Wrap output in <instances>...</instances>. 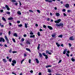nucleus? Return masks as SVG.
<instances>
[{
    "instance_id": "1",
    "label": "nucleus",
    "mask_w": 75,
    "mask_h": 75,
    "mask_svg": "<svg viewBox=\"0 0 75 75\" xmlns=\"http://www.w3.org/2000/svg\"><path fill=\"white\" fill-rule=\"evenodd\" d=\"M56 25L57 27L58 28V27H60V26H61L62 27H63L64 26V24L62 23H60L59 24L56 23Z\"/></svg>"
},
{
    "instance_id": "2",
    "label": "nucleus",
    "mask_w": 75,
    "mask_h": 75,
    "mask_svg": "<svg viewBox=\"0 0 75 75\" xmlns=\"http://www.w3.org/2000/svg\"><path fill=\"white\" fill-rule=\"evenodd\" d=\"M61 20L60 19L57 20V21H54V23H57L58 24L60 22H61Z\"/></svg>"
},
{
    "instance_id": "3",
    "label": "nucleus",
    "mask_w": 75,
    "mask_h": 75,
    "mask_svg": "<svg viewBox=\"0 0 75 75\" xmlns=\"http://www.w3.org/2000/svg\"><path fill=\"white\" fill-rule=\"evenodd\" d=\"M5 7L7 8V10H8V11H9L10 10V8H9V7H8V5H6L5 6Z\"/></svg>"
},
{
    "instance_id": "4",
    "label": "nucleus",
    "mask_w": 75,
    "mask_h": 75,
    "mask_svg": "<svg viewBox=\"0 0 75 75\" xmlns=\"http://www.w3.org/2000/svg\"><path fill=\"white\" fill-rule=\"evenodd\" d=\"M69 5L68 4H67L65 5V7L66 8H68V7H69Z\"/></svg>"
},
{
    "instance_id": "5",
    "label": "nucleus",
    "mask_w": 75,
    "mask_h": 75,
    "mask_svg": "<svg viewBox=\"0 0 75 75\" xmlns=\"http://www.w3.org/2000/svg\"><path fill=\"white\" fill-rule=\"evenodd\" d=\"M69 40H74V38H73V37H71L69 38Z\"/></svg>"
},
{
    "instance_id": "6",
    "label": "nucleus",
    "mask_w": 75,
    "mask_h": 75,
    "mask_svg": "<svg viewBox=\"0 0 75 75\" xmlns=\"http://www.w3.org/2000/svg\"><path fill=\"white\" fill-rule=\"evenodd\" d=\"M13 36L14 37H18V35H17V34L16 33H14L13 34Z\"/></svg>"
},
{
    "instance_id": "7",
    "label": "nucleus",
    "mask_w": 75,
    "mask_h": 75,
    "mask_svg": "<svg viewBox=\"0 0 75 75\" xmlns=\"http://www.w3.org/2000/svg\"><path fill=\"white\" fill-rule=\"evenodd\" d=\"M2 61H3L4 62V63L7 62V60L5 59H3Z\"/></svg>"
},
{
    "instance_id": "8",
    "label": "nucleus",
    "mask_w": 75,
    "mask_h": 75,
    "mask_svg": "<svg viewBox=\"0 0 75 75\" xmlns=\"http://www.w3.org/2000/svg\"><path fill=\"white\" fill-rule=\"evenodd\" d=\"M47 27L50 30H52V28L51 27V26H48Z\"/></svg>"
},
{
    "instance_id": "9",
    "label": "nucleus",
    "mask_w": 75,
    "mask_h": 75,
    "mask_svg": "<svg viewBox=\"0 0 75 75\" xmlns=\"http://www.w3.org/2000/svg\"><path fill=\"white\" fill-rule=\"evenodd\" d=\"M55 15L57 17H59V16H60V14H59V13H56Z\"/></svg>"
},
{
    "instance_id": "10",
    "label": "nucleus",
    "mask_w": 75,
    "mask_h": 75,
    "mask_svg": "<svg viewBox=\"0 0 75 75\" xmlns=\"http://www.w3.org/2000/svg\"><path fill=\"white\" fill-rule=\"evenodd\" d=\"M17 13L19 15H21V11H18Z\"/></svg>"
},
{
    "instance_id": "11",
    "label": "nucleus",
    "mask_w": 75,
    "mask_h": 75,
    "mask_svg": "<svg viewBox=\"0 0 75 75\" xmlns=\"http://www.w3.org/2000/svg\"><path fill=\"white\" fill-rule=\"evenodd\" d=\"M26 43L27 44H28V45H30V42L28 41H26Z\"/></svg>"
},
{
    "instance_id": "12",
    "label": "nucleus",
    "mask_w": 75,
    "mask_h": 75,
    "mask_svg": "<svg viewBox=\"0 0 75 75\" xmlns=\"http://www.w3.org/2000/svg\"><path fill=\"white\" fill-rule=\"evenodd\" d=\"M39 56L40 57H42V54H41V53H39Z\"/></svg>"
},
{
    "instance_id": "13",
    "label": "nucleus",
    "mask_w": 75,
    "mask_h": 75,
    "mask_svg": "<svg viewBox=\"0 0 75 75\" xmlns=\"http://www.w3.org/2000/svg\"><path fill=\"white\" fill-rule=\"evenodd\" d=\"M35 60L37 63V64H38L39 63V61H38V59H36Z\"/></svg>"
},
{
    "instance_id": "14",
    "label": "nucleus",
    "mask_w": 75,
    "mask_h": 75,
    "mask_svg": "<svg viewBox=\"0 0 75 75\" xmlns=\"http://www.w3.org/2000/svg\"><path fill=\"white\" fill-rule=\"evenodd\" d=\"M26 50L27 51H29L30 52H31V50H30V49L28 48H26Z\"/></svg>"
},
{
    "instance_id": "15",
    "label": "nucleus",
    "mask_w": 75,
    "mask_h": 75,
    "mask_svg": "<svg viewBox=\"0 0 75 75\" xmlns=\"http://www.w3.org/2000/svg\"><path fill=\"white\" fill-rule=\"evenodd\" d=\"M56 35V33H54L52 35V37H54Z\"/></svg>"
},
{
    "instance_id": "16",
    "label": "nucleus",
    "mask_w": 75,
    "mask_h": 75,
    "mask_svg": "<svg viewBox=\"0 0 75 75\" xmlns=\"http://www.w3.org/2000/svg\"><path fill=\"white\" fill-rule=\"evenodd\" d=\"M66 51H67V49H66L64 50V51H63V54H65V53H66Z\"/></svg>"
},
{
    "instance_id": "17",
    "label": "nucleus",
    "mask_w": 75,
    "mask_h": 75,
    "mask_svg": "<svg viewBox=\"0 0 75 75\" xmlns=\"http://www.w3.org/2000/svg\"><path fill=\"white\" fill-rule=\"evenodd\" d=\"M30 38H34L35 37V35H31L30 36Z\"/></svg>"
},
{
    "instance_id": "18",
    "label": "nucleus",
    "mask_w": 75,
    "mask_h": 75,
    "mask_svg": "<svg viewBox=\"0 0 75 75\" xmlns=\"http://www.w3.org/2000/svg\"><path fill=\"white\" fill-rule=\"evenodd\" d=\"M63 35H60L58 36V37H60V38H62Z\"/></svg>"
},
{
    "instance_id": "19",
    "label": "nucleus",
    "mask_w": 75,
    "mask_h": 75,
    "mask_svg": "<svg viewBox=\"0 0 75 75\" xmlns=\"http://www.w3.org/2000/svg\"><path fill=\"white\" fill-rule=\"evenodd\" d=\"M40 44H38V46L37 47V49L38 50H39V49H40Z\"/></svg>"
},
{
    "instance_id": "20",
    "label": "nucleus",
    "mask_w": 75,
    "mask_h": 75,
    "mask_svg": "<svg viewBox=\"0 0 75 75\" xmlns=\"http://www.w3.org/2000/svg\"><path fill=\"white\" fill-rule=\"evenodd\" d=\"M56 45H57V47H59L60 46V45H59V44H58V42H56Z\"/></svg>"
},
{
    "instance_id": "21",
    "label": "nucleus",
    "mask_w": 75,
    "mask_h": 75,
    "mask_svg": "<svg viewBox=\"0 0 75 75\" xmlns=\"http://www.w3.org/2000/svg\"><path fill=\"white\" fill-rule=\"evenodd\" d=\"M12 62L13 63V64H16V61H15V60H13L12 61Z\"/></svg>"
},
{
    "instance_id": "22",
    "label": "nucleus",
    "mask_w": 75,
    "mask_h": 75,
    "mask_svg": "<svg viewBox=\"0 0 75 75\" xmlns=\"http://www.w3.org/2000/svg\"><path fill=\"white\" fill-rule=\"evenodd\" d=\"M25 27L27 28L28 26H27V24L26 23H25Z\"/></svg>"
},
{
    "instance_id": "23",
    "label": "nucleus",
    "mask_w": 75,
    "mask_h": 75,
    "mask_svg": "<svg viewBox=\"0 0 75 75\" xmlns=\"http://www.w3.org/2000/svg\"><path fill=\"white\" fill-rule=\"evenodd\" d=\"M13 18L12 17H11L8 18V20H13Z\"/></svg>"
},
{
    "instance_id": "24",
    "label": "nucleus",
    "mask_w": 75,
    "mask_h": 75,
    "mask_svg": "<svg viewBox=\"0 0 75 75\" xmlns=\"http://www.w3.org/2000/svg\"><path fill=\"white\" fill-rule=\"evenodd\" d=\"M0 26L1 27H4V25H1V23H0Z\"/></svg>"
},
{
    "instance_id": "25",
    "label": "nucleus",
    "mask_w": 75,
    "mask_h": 75,
    "mask_svg": "<svg viewBox=\"0 0 75 75\" xmlns=\"http://www.w3.org/2000/svg\"><path fill=\"white\" fill-rule=\"evenodd\" d=\"M52 67V66L51 65H47L46 66V68H49V67Z\"/></svg>"
},
{
    "instance_id": "26",
    "label": "nucleus",
    "mask_w": 75,
    "mask_h": 75,
    "mask_svg": "<svg viewBox=\"0 0 75 75\" xmlns=\"http://www.w3.org/2000/svg\"><path fill=\"white\" fill-rule=\"evenodd\" d=\"M5 38L6 40V41H8V38H7V37L6 36H5Z\"/></svg>"
},
{
    "instance_id": "27",
    "label": "nucleus",
    "mask_w": 75,
    "mask_h": 75,
    "mask_svg": "<svg viewBox=\"0 0 75 75\" xmlns=\"http://www.w3.org/2000/svg\"><path fill=\"white\" fill-rule=\"evenodd\" d=\"M2 19L4 21H6V19L2 17Z\"/></svg>"
},
{
    "instance_id": "28",
    "label": "nucleus",
    "mask_w": 75,
    "mask_h": 75,
    "mask_svg": "<svg viewBox=\"0 0 75 75\" xmlns=\"http://www.w3.org/2000/svg\"><path fill=\"white\" fill-rule=\"evenodd\" d=\"M18 27H21L23 26V25H22V24L18 25Z\"/></svg>"
},
{
    "instance_id": "29",
    "label": "nucleus",
    "mask_w": 75,
    "mask_h": 75,
    "mask_svg": "<svg viewBox=\"0 0 75 75\" xmlns=\"http://www.w3.org/2000/svg\"><path fill=\"white\" fill-rule=\"evenodd\" d=\"M71 60L72 61H73V62H74V61H75V59H74L73 58H72L71 59Z\"/></svg>"
},
{
    "instance_id": "30",
    "label": "nucleus",
    "mask_w": 75,
    "mask_h": 75,
    "mask_svg": "<svg viewBox=\"0 0 75 75\" xmlns=\"http://www.w3.org/2000/svg\"><path fill=\"white\" fill-rule=\"evenodd\" d=\"M3 38H1L0 39V42H1L2 41V40H3Z\"/></svg>"
},
{
    "instance_id": "31",
    "label": "nucleus",
    "mask_w": 75,
    "mask_h": 75,
    "mask_svg": "<svg viewBox=\"0 0 75 75\" xmlns=\"http://www.w3.org/2000/svg\"><path fill=\"white\" fill-rule=\"evenodd\" d=\"M11 61H12V58H10L9 59V61L11 62Z\"/></svg>"
},
{
    "instance_id": "32",
    "label": "nucleus",
    "mask_w": 75,
    "mask_h": 75,
    "mask_svg": "<svg viewBox=\"0 0 75 75\" xmlns=\"http://www.w3.org/2000/svg\"><path fill=\"white\" fill-rule=\"evenodd\" d=\"M48 72H49V73H50V72H51V69H48Z\"/></svg>"
},
{
    "instance_id": "33",
    "label": "nucleus",
    "mask_w": 75,
    "mask_h": 75,
    "mask_svg": "<svg viewBox=\"0 0 75 75\" xmlns=\"http://www.w3.org/2000/svg\"><path fill=\"white\" fill-rule=\"evenodd\" d=\"M30 35H33V34H34V33H33V32L31 31L30 33Z\"/></svg>"
},
{
    "instance_id": "34",
    "label": "nucleus",
    "mask_w": 75,
    "mask_h": 75,
    "mask_svg": "<svg viewBox=\"0 0 75 75\" xmlns=\"http://www.w3.org/2000/svg\"><path fill=\"white\" fill-rule=\"evenodd\" d=\"M12 40H13V41L14 42H16V40H15V39L14 38H12Z\"/></svg>"
},
{
    "instance_id": "35",
    "label": "nucleus",
    "mask_w": 75,
    "mask_h": 75,
    "mask_svg": "<svg viewBox=\"0 0 75 75\" xmlns=\"http://www.w3.org/2000/svg\"><path fill=\"white\" fill-rule=\"evenodd\" d=\"M6 14L8 15L10 14V12H6Z\"/></svg>"
},
{
    "instance_id": "36",
    "label": "nucleus",
    "mask_w": 75,
    "mask_h": 75,
    "mask_svg": "<svg viewBox=\"0 0 75 75\" xmlns=\"http://www.w3.org/2000/svg\"><path fill=\"white\" fill-rule=\"evenodd\" d=\"M38 36H40V32H38Z\"/></svg>"
},
{
    "instance_id": "37",
    "label": "nucleus",
    "mask_w": 75,
    "mask_h": 75,
    "mask_svg": "<svg viewBox=\"0 0 75 75\" xmlns=\"http://www.w3.org/2000/svg\"><path fill=\"white\" fill-rule=\"evenodd\" d=\"M43 55V56H44V57H45V56H46L47 55L45 54V53H43L42 54Z\"/></svg>"
},
{
    "instance_id": "38",
    "label": "nucleus",
    "mask_w": 75,
    "mask_h": 75,
    "mask_svg": "<svg viewBox=\"0 0 75 75\" xmlns=\"http://www.w3.org/2000/svg\"><path fill=\"white\" fill-rule=\"evenodd\" d=\"M45 59H48V56H47V55H45Z\"/></svg>"
},
{
    "instance_id": "39",
    "label": "nucleus",
    "mask_w": 75,
    "mask_h": 75,
    "mask_svg": "<svg viewBox=\"0 0 75 75\" xmlns=\"http://www.w3.org/2000/svg\"><path fill=\"white\" fill-rule=\"evenodd\" d=\"M29 12H30V13H33V11L32 10H29Z\"/></svg>"
},
{
    "instance_id": "40",
    "label": "nucleus",
    "mask_w": 75,
    "mask_h": 75,
    "mask_svg": "<svg viewBox=\"0 0 75 75\" xmlns=\"http://www.w3.org/2000/svg\"><path fill=\"white\" fill-rule=\"evenodd\" d=\"M17 23L18 24H20V21H17Z\"/></svg>"
},
{
    "instance_id": "41",
    "label": "nucleus",
    "mask_w": 75,
    "mask_h": 75,
    "mask_svg": "<svg viewBox=\"0 0 75 75\" xmlns=\"http://www.w3.org/2000/svg\"><path fill=\"white\" fill-rule=\"evenodd\" d=\"M9 52H10V53H11V52H12V50L11 49H10L9 50Z\"/></svg>"
},
{
    "instance_id": "42",
    "label": "nucleus",
    "mask_w": 75,
    "mask_h": 75,
    "mask_svg": "<svg viewBox=\"0 0 75 75\" xmlns=\"http://www.w3.org/2000/svg\"><path fill=\"white\" fill-rule=\"evenodd\" d=\"M37 11L38 13H40V10H37Z\"/></svg>"
},
{
    "instance_id": "43",
    "label": "nucleus",
    "mask_w": 75,
    "mask_h": 75,
    "mask_svg": "<svg viewBox=\"0 0 75 75\" xmlns=\"http://www.w3.org/2000/svg\"><path fill=\"white\" fill-rule=\"evenodd\" d=\"M68 13H70V12H71V11H70V10H68L67 11Z\"/></svg>"
},
{
    "instance_id": "44",
    "label": "nucleus",
    "mask_w": 75,
    "mask_h": 75,
    "mask_svg": "<svg viewBox=\"0 0 75 75\" xmlns=\"http://www.w3.org/2000/svg\"><path fill=\"white\" fill-rule=\"evenodd\" d=\"M24 61V59H23L22 60L21 62V64H23V61Z\"/></svg>"
},
{
    "instance_id": "45",
    "label": "nucleus",
    "mask_w": 75,
    "mask_h": 75,
    "mask_svg": "<svg viewBox=\"0 0 75 75\" xmlns=\"http://www.w3.org/2000/svg\"><path fill=\"white\" fill-rule=\"evenodd\" d=\"M12 52L14 54L15 53H17V51H13Z\"/></svg>"
},
{
    "instance_id": "46",
    "label": "nucleus",
    "mask_w": 75,
    "mask_h": 75,
    "mask_svg": "<svg viewBox=\"0 0 75 75\" xmlns=\"http://www.w3.org/2000/svg\"><path fill=\"white\" fill-rule=\"evenodd\" d=\"M43 27L44 28H47V26L45 25H43Z\"/></svg>"
},
{
    "instance_id": "47",
    "label": "nucleus",
    "mask_w": 75,
    "mask_h": 75,
    "mask_svg": "<svg viewBox=\"0 0 75 75\" xmlns=\"http://www.w3.org/2000/svg\"><path fill=\"white\" fill-rule=\"evenodd\" d=\"M11 1L12 2H16V0H12Z\"/></svg>"
},
{
    "instance_id": "48",
    "label": "nucleus",
    "mask_w": 75,
    "mask_h": 75,
    "mask_svg": "<svg viewBox=\"0 0 75 75\" xmlns=\"http://www.w3.org/2000/svg\"><path fill=\"white\" fill-rule=\"evenodd\" d=\"M21 40L23 42L24 41V39L22 38Z\"/></svg>"
},
{
    "instance_id": "49",
    "label": "nucleus",
    "mask_w": 75,
    "mask_h": 75,
    "mask_svg": "<svg viewBox=\"0 0 75 75\" xmlns=\"http://www.w3.org/2000/svg\"><path fill=\"white\" fill-rule=\"evenodd\" d=\"M69 45L70 47H71V46H72V45L70 43H69Z\"/></svg>"
},
{
    "instance_id": "50",
    "label": "nucleus",
    "mask_w": 75,
    "mask_h": 75,
    "mask_svg": "<svg viewBox=\"0 0 75 75\" xmlns=\"http://www.w3.org/2000/svg\"><path fill=\"white\" fill-rule=\"evenodd\" d=\"M8 34L9 35H10V34H11V31H9V32L8 33Z\"/></svg>"
},
{
    "instance_id": "51",
    "label": "nucleus",
    "mask_w": 75,
    "mask_h": 75,
    "mask_svg": "<svg viewBox=\"0 0 75 75\" xmlns=\"http://www.w3.org/2000/svg\"><path fill=\"white\" fill-rule=\"evenodd\" d=\"M29 62L30 64L31 63V59H29Z\"/></svg>"
},
{
    "instance_id": "52",
    "label": "nucleus",
    "mask_w": 75,
    "mask_h": 75,
    "mask_svg": "<svg viewBox=\"0 0 75 75\" xmlns=\"http://www.w3.org/2000/svg\"><path fill=\"white\" fill-rule=\"evenodd\" d=\"M47 21H50V18H47L46 19Z\"/></svg>"
},
{
    "instance_id": "53",
    "label": "nucleus",
    "mask_w": 75,
    "mask_h": 75,
    "mask_svg": "<svg viewBox=\"0 0 75 75\" xmlns=\"http://www.w3.org/2000/svg\"><path fill=\"white\" fill-rule=\"evenodd\" d=\"M48 53H49V51L46 50V54H48Z\"/></svg>"
},
{
    "instance_id": "54",
    "label": "nucleus",
    "mask_w": 75,
    "mask_h": 75,
    "mask_svg": "<svg viewBox=\"0 0 75 75\" xmlns=\"http://www.w3.org/2000/svg\"><path fill=\"white\" fill-rule=\"evenodd\" d=\"M66 55L67 57H69V54H68L67 53H66Z\"/></svg>"
},
{
    "instance_id": "55",
    "label": "nucleus",
    "mask_w": 75,
    "mask_h": 75,
    "mask_svg": "<svg viewBox=\"0 0 75 75\" xmlns=\"http://www.w3.org/2000/svg\"><path fill=\"white\" fill-rule=\"evenodd\" d=\"M63 15H64V16H67V14H65L64 13Z\"/></svg>"
},
{
    "instance_id": "56",
    "label": "nucleus",
    "mask_w": 75,
    "mask_h": 75,
    "mask_svg": "<svg viewBox=\"0 0 75 75\" xmlns=\"http://www.w3.org/2000/svg\"><path fill=\"white\" fill-rule=\"evenodd\" d=\"M38 75H42V74H41V72H39V73Z\"/></svg>"
},
{
    "instance_id": "57",
    "label": "nucleus",
    "mask_w": 75,
    "mask_h": 75,
    "mask_svg": "<svg viewBox=\"0 0 75 75\" xmlns=\"http://www.w3.org/2000/svg\"><path fill=\"white\" fill-rule=\"evenodd\" d=\"M4 41H5V40H4V39L3 38V39H2V42H4Z\"/></svg>"
},
{
    "instance_id": "58",
    "label": "nucleus",
    "mask_w": 75,
    "mask_h": 75,
    "mask_svg": "<svg viewBox=\"0 0 75 75\" xmlns=\"http://www.w3.org/2000/svg\"><path fill=\"white\" fill-rule=\"evenodd\" d=\"M62 11H63L64 12H65V9H63Z\"/></svg>"
},
{
    "instance_id": "59",
    "label": "nucleus",
    "mask_w": 75,
    "mask_h": 75,
    "mask_svg": "<svg viewBox=\"0 0 75 75\" xmlns=\"http://www.w3.org/2000/svg\"><path fill=\"white\" fill-rule=\"evenodd\" d=\"M61 47H64V45H63V44H62L61 45Z\"/></svg>"
},
{
    "instance_id": "60",
    "label": "nucleus",
    "mask_w": 75,
    "mask_h": 75,
    "mask_svg": "<svg viewBox=\"0 0 75 75\" xmlns=\"http://www.w3.org/2000/svg\"><path fill=\"white\" fill-rule=\"evenodd\" d=\"M40 31H43V30H42V29H40Z\"/></svg>"
},
{
    "instance_id": "61",
    "label": "nucleus",
    "mask_w": 75,
    "mask_h": 75,
    "mask_svg": "<svg viewBox=\"0 0 75 75\" xmlns=\"http://www.w3.org/2000/svg\"><path fill=\"white\" fill-rule=\"evenodd\" d=\"M23 37H27V35H23Z\"/></svg>"
},
{
    "instance_id": "62",
    "label": "nucleus",
    "mask_w": 75,
    "mask_h": 75,
    "mask_svg": "<svg viewBox=\"0 0 75 75\" xmlns=\"http://www.w3.org/2000/svg\"><path fill=\"white\" fill-rule=\"evenodd\" d=\"M15 5L16 6H17V5H18V3H15Z\"/></svg>"
},
{
    "instance_id": "63",
    "label": "nucleus",
    "mask_w": 75,
    "mask_h": 75,
    "mask_svg": "<svg viewBox=\"0 0 75 75\" xmlns=\"http://www.w3.org/2000/svg\"><path fill=\"white\" fill-rule=\"evenodd\" d=\"M30 73H33V70H31L30 71Z\"/></svg>"
},
{
    "instance_id": "64",
    "label": "nucleus",
    "mask_w": 75,
    "mask_h": 75,
    "mask_svg": "<svg viewBox=\"0 0 75 75\" xmlns=\"http://www.w3.org/2000/svg\"><path fill=\"white\" fill-rule=\"evenodd\" d=\"M11 65L12 66H14V63H12Z\"/></svg>"
}]
</instances>
